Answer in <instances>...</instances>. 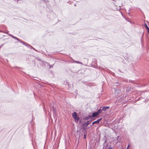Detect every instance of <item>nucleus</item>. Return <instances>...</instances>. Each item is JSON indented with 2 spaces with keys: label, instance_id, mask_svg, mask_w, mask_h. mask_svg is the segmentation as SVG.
Instances as JSON below:
<instances>
[{
  "label": "nucleus",
  "instance_id": "1",
  "mask_svg": "<svg viewBox=\"0 0 149 149\" xmlns=\"http://www.w3.org/2000/svg\"><path fill=\"white\" fill-rule=\"evenodd\" d=\"M91 122V120L88 121L83 125V128L84 129H85L87 126L90 124Z\"/></svg>",
  "mask_w": 149,
  "mask_h": 149
},
{
  "label": "nucleus",
  "instance_id": "2",
  "mask_svg": "<svg viewBox=\"0 0 149 149\" xmlns=\"http://www.w3.org/2000/svg\"><path fill=\"white\" fill-rule=\"evenodd\" d=\"M102 120V118H100L99 119H98L97 120L95 121L92 123V125L94 124H98L100 121Z\"/></svg>",
  "mask_w": 149,
  "mask_h": 149
},
{
  "label": "nucleus",
  "instance_id": "3",
  "mask_svg": "<svg viewBox=\"0 0 149 149\" xmlns=\"http://www.w3.org/2000/svg\"><path fill=\"white\" fill-rule=\"evenodd\" d=\"M99 115L98 113L97 112H94L92 113V117H95Z\"/></svg>",
  "mask_w": 149,
  "mask_h": 149
},
{
  "label": "nucleus",
  "instance_id": "4",
  "mask_svg": "<svg viewBox=\"0 0 149 149\" xmlns=\"http://www.w3.org/2000/svg\"><path fill=\"white\" fill-rule=\"evenodd\" d=\"M109 107H102V110L103 111H106L107 109L109 108Z\"/></svg>",
  "mask_w": 149,
  "mask_h": 149
},
{
  "label": "nucleus",
  "instance_id": "5",
  "mask_svg": "<svg viewBox=\"0 0 149 149\" xmlns=\"http://www.w3.org/2000/svg\"><path fill=\"white\" fill-rule=\"evenodd\" d=\"M74 120L76 123H77L80 119V118L77 116V117H75V118H74Z\"/></svg>",
  "mask_w": 149,
  "mask_h": 149
},
{
  "label": "nucleus",
  "instance_id": "6",
  "mask_svg": "<svg viewBox=\"0 0 149 149\" xmlns=\"http://www.w3.org/2000/svg\"><path fill=\"white\" fill-rule=\"evenodd\" d=\"M72 116L73 118H75V117H77V113L75 112H74L72 114Z\"/></svg>",
  "mask_w": 149,
  "mask_h": 149
},
{
  "label": "nucleus",
  "instance_id": "7",
  "mask_svg": "<svg viewBox=\"0 0 149 149\" xmlns=\"http://www.w3.org/2000/svg\"><path fill=\"white\" fill-rule=\"evenodd\" d=\"M102 107H100L99 110H98V111L97 112V113H98V114H99L100 113H101L102 111H103V110H102Z\"/></svg>",
  "mask_w": 149,
  "mask_h": 149
},
{
  "label": "nucleus",
  "instance_id": "8",
  "mask_svg": "<svg viewBox=\"0 0 149 149\" xmlns=\"http://www.w3.org/2000/svg\"><path fill=\"white\" fill-rule=\"evenodd\" d=\"M92 118V117L91 116H88L87 117H85V119L86 120H88L89 119H91Z\"/></svg>",
  "mask_w": 149,
  "mask_h": 149
},
{
  "label": "nucleus",
  "instance_id": "9",
  "mask_svg": "<svg viewBox=\"0 0 149 149\" xmlns=\"http://www.w3.org/2000/svg\"><path fill=\"white\" fill-rule=\"evenodd\" d=\"M144 26L145 27V28L146 29V30L147 31L148 33H149V28L148 26L146 24H144Z\"/></svg>",
  "mask_w": 149,
  "mask_h": 149
},
{
  "label": "nucleus",
  "instance_id": "10",
  "mask_svg": "<svg viewBox=\"0 0 149 149\" xmlns=\"http://www.w3.org/2000/svg\"><path fill=\"white\" fill-rule=\"evenodd\" d=\"M74 63H78V64L81 63H80L78 61H74Z\"/></svg>",
  "mask_w": 149,
  "mask_h": 149
},
{
  "label": "nucleus",
  "instance_id": "11",
  "mask_svg": "<svg viewBox=\"0 0 149 149\" xmlns=\"http://www.w3.org/2000/svg\"><path fill=\"white\" fill-rule=\"evenodd\" d=\"M86 135L85 134H84V139H85L86 138Z\"/></svg>",
  "mask_w": 149,
  "mask_h": 149
},
{
  "label": "nucleus",
  "instance_id": "12",
  "mask_svg": "<svg viewBox=\"0 0 149 149\" xmlns=\"http://www.w3.org/2000/svg\"><path fill=\"white\" fill-rule=\"evenodd\" d=\"M10 36H11L12 38H14V37H15V36H13V35L11 34H10Z\"/></svg>",
  "mask_w": 149,
  "mask_h": 149
},
{
  "label": "nucleus",
  "instance_id": "13",
  "mask_svg": "<svg viewBox=\"0 0 149 149\" xmlns=\"http://www.w3.org/2000/svg\"><path fill=\"white\" fill-rule=\"evenodd\" d=\"M130 145H128L127 146V148H126V149H129V148H130Z\"/></svg>",
  "mask_w": 149,
  "mask_h": 149
},
{
  "label": "nucleus",
  "instance_id": "14",
  "mask_svg": "<svg viewBox=\"0 0 149 149\" xmlns=\"http://www.w3.org/2000/svg\"><path fill=\"white\" fill-rule=\"evenodd\" d=\"M49 66L50 67V68H51L53 67V65H49Z\"/></svg>",
  "mask_w": 149,
  "mask_h": 149
},
{
  "label": "nucleus",
  "instance_id": "15",
  "mask_svg": "<svg viewBox=\"0 0 149 149\" xmlns=\"http://www.w3.org/2000/svg\"><path fill=\"white\" fill-rule=\"evenodd\" d=\"M16 40H18V41H19L20 40L19 39H18V38H17V37H16V38H15V39Z\"/></svg>",
  "mask_w": 149,
  "mask_h": 149
},
{
  "label": "nucleus",
  "instance_id": "16",
  "mask_svg": "<svg viewBox=\"0 0 149 149\" xmlns=\"http://www.w3.org/2000/svg\"><path fill=\"white\" fill-rule=\"evenodd\" d=\"M16 40H18V41H19L20 40L19 39H18V38H17V37H16V38H15V39Z\"/></svg>",
  "mask_w": 149,
  "mask_h": 149
},
{
  "label": "nucleus",
  "instance_id": "17",
  "mask_svg": "<svg viewBox=\"0 0 149 149\" xmlns=\"http://www.w3.org/2000/svg\"><path fill=\"white\" fill-rule=\"evenodd\" d=\"M112 149V147H109L108 148V149Z\"/></svg>",
  "mask_w": 149,
  "mask_h": 149
},
{
  "label": "nucleus",
  "instance_id": "18",
  "mask_svg": "<svg viewBox=\"0 0 149 149\" xmlns=\"http://www.w3.org/2000/svg\"><path fill=\"white\" fill-rule=\"evenodd\" d=\"M16 37H15H15H14V38L15 39V38H16Z\"/></svg>",
  "mask_w": 149,
  "mask_h": 149
},
{
  "label": "nucleus",
  "instance_id": "19",
  "mask_svg": "<svg viewBox=\"0 0 149 149\" xmlns=\"http://www.w3.org/2000/svg\"><path fill=\"white\" fill-rule=\"evenodd\" d=\"M93 126V125H91V126Z\"/></svg>",
  "mask_w": 149,
  "mask_h": 149
},
{
  "label": "nucleus",
  "instance_id": "20",
  "mask_svg": "<svg viewBox=\"0 0 149 149\" xmlns=\"http://www.w3.org/2000/svg\"><path fill=\"white\" fill-rule=\"evenodd\" d=\"M93 126V125H91V126Z\"/></svg>",
  "mask_w": 149,
  "mask_h": 149
}]
</instances>
